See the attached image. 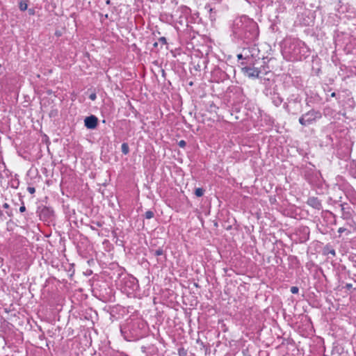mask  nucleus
Wrapping results in <instances>:
<instances>
[{
    "mask_svg": "<svg viewBox=\"0 0 356 356\" xmlns=\"http://www.w3.org/2000/svg\"><path fill=\"white\" fill-rule=\"evenodd\" d=\"M231 36L236 42L242 41L249 44L254 42L259 37L258 24L246 15L235 18L231 26Z\"/></svg>",
    "mask_w": 356,
    "mask_h": 356,
    "instance_id": "1",
    "label": "nucleus"
},
{
    "mask_svg": "<svg viewBox=\"0 0 356 356\" xmlns=\"http://www.w3.org/2000/svg\"><path fill=\"white\" fill-rule=\"evenodd\" d=\"M282 54L288 61H299L309 56V49L305 42L296 38H289L284 41Z\"/></svg>",
    "mask_w": 356,
    "mask_h": 356,
    "instance_id": "2",
    "label": "nucleus"
},
{
    "mask_svg": "<svg viewBox=\"0 0 356 356\" xmlns=\"http://www.w3.org/2000/svg\"><path fill=\"white\" fill-rule=\"evenodd\" d=\"M120 331L127 341H134L147 335L148 327L146 322L141 318H129L121 327Z\"/></svg>",
    "mask_w": 356,
    "mask_h": 356,
    "instance_id": "3",
    "label": "nucleus"
},
{
    "mask_svg": "<svg viewBox=\"0 0 356 356\" xmlns=\"http://www.w3.org/2000/svg\"><path fill=\"white\" fill-rule=\"evenodd\" d=\"M120 290L127 295L134 294L139 288L137 279L129 275H122L117 281Z\"/></svg>",
    "mask_w": 356,
    "mask_h": 356,
    "instance_id": "4",
    "label": "nucleus"
},
{
    "mask_svg": "<svg viewBox=\"0 0 356 356\" xmlns=\"http://www.w3.org/2000/svg\"><path fill=\"white\" fill-rule=\"evenodd\" d=\"M321 118L322 114L319 111L311 109L305 114H302L300 117L298 122L301 125L307 127L315 123L318 120L321 119Z\"/></svg>",
    "mask_w": 356,
    "mask_h": 356,
    "instance_id": "5",
    "label": "nucleus"
},
{
    "mask_svg": "<svg viewBox=\"0 0 356 356\" xmlns=\"http://www.w3.org/2000/svg\"><path fill=\"white\" fill-rule=\"evenodd\" d=\"M305 178L313 186L321 187L323 182L321 172L313 168L305 170Z\"/></svg>",
    "mask_w": 356,
    "mask_h": 356,
    "instance_id": "6",
    "label": "nucleus"
},
{
    "mask_svg": "<svg viewBox=\"0 0 356 356\" xmlns=\"http://www.w3.org/2000/svg\"><path fill=\"white\" fill-rule=\"evenodd\" d=\"M38 212L40 219L42 221L50 222L54 219V211L49 207H42Z\"/></svg>",
    "mask_w": 356,
    "mask_h": 356,
    "instance_id": "7",
    "label": "nucleus"
},
{
    "mask_svg": "<svg viewBox=\"0 0 356 356\" xmlns=\"http://www.w3.org/2000/svg\"><path fill=\"white\" fill-rule=\"evenodd\" d=\"M296 233L298 236L300 243H305L309 239L310 230L307 226L301 225L298 227Z\"/></svg>",
    "mask_w": 356,
    "mask_h": 356,
    "instance_id": "8",
    "label": "nucleus"
},
{
    "mask_svg": "<svg viewBox=\"0 0 356 356\" xmlns=\"http://www.w3.org/2000/svg\"><path fill=\"white\" fill-rule=\"evenodd\" d=\"M211 77L213 81L219 83L225 80L227 77V74L220 67H216L211 72Z\"/></svg>",
    "mask_w": 356,
    "mask_h": 356,
    "instance_id": "9",
    "label": "nucleus"
},
{
    "mask_svg": "<svg viewBox=\"0 0 356 356\" xmlns=\"http://www.w3.org/2000/svg\"><path fill=\"white\" fill-rule=\"evenodd\" d=\"M242 72L249 78H258L259 74L261 73V70L257 67L245 66L242 67Z\"/></svg>",
    "mask_w": 356,
    "mask_h": 356,
    "instance_id": "10",
    "label": "nucleus"
},
{
    "mask_svg": "<svg viewBox=\"0 0 356 356\" xmlns=\"http://www.w3.org/2000/svg\"><path fill=\"white\" fill-rule=\"evenodd\" d=\"M98 124V118L95 115L86 117L84 120V125L88 129H94Z\"/></svg>",
    "mask_w": 356,
    "mask_h": 356,
    "instance_id": "11",
    "label": "nucleus"
},
{
    "mask_svg": "<svg viewBox=\"0 0 356 356\" xmlns=\"http://www.w3.org/2000/svg\"><path fill=\"white\" fill-rule=\"evenodd\" d=\"M307 204L317 210H321L323 208L321 201L316 197H309Z\"/></svg>",
    "mask_w": 356,
    "mask_h": 356,
    "instance_id": "12",
    "label": "nucleus"
},
{
    "mask_svg": "<svg viewBox=\"0 0 356 356\" xmlns=\"http://www.w3.org/2000/svg\"><path fill=\"white\" fill-rule=\"evenodd\" d=\"M341 210V218L344 220L350 219L352 217V213L350 211V207L348 206L347 203H342L340 204Z\"/></svg>",
    "mask_w": 356,
    "mask_h": 356,
    "instance_id": "13",
    "label": "nucleus"
},
{
    "mask_svg": "<svg viewBox=\"0 0 356 356\" xmlns=\"http://www.w3.org/2000/svg\"><path fill=\"white\" fill-rule=\"evenodd\" d=\"M270 97L275 106H279L283 102L282 98L275 91H270Z\"/></svg>",
    "mask_w": 356,
    "mask_h": 356,
    "instance_id": "14",
    "label": "nucleus"
},
{
    "mask_svg": "<svg viewBox=\"0 0 356 356\" xmlns=\"http://www.w3.org/2000/svg\"><path fill=\"white\" fill-rule=\"evenodd\" d=\"M177 13H179V15H183L185 17H188L191 14V9L186 6H180L177 10Z\"/></svg>",
    "mask_w": 356,
    "mask_h": 356,
    "instance_id": "15",
    "label": "nucleus"
},
{
    "mask_svg": "<svg viewBox=\"0 0 356 356\" xmlns=\"http://www.w3.org/2000/svg\"><path fill=\"white\" fill-rule=\"evenodd\" d=\"M347 165L349 166V172L351 176L356 179V161L350 160Z\"/></svg>",
    "mask_w": 356,
    "mask_h": 356,
    "instance_id": "16",
    "label": "nucleus"
},
{
    "mask_svg": "<svg viewBox=\"0 0 356 356\" xmlns=\"http://www.w3.org/2000/svg\"><path fill=\"white\" fill-rule=\"evenodd\" d=\"M323 253L324 255L331 254L332 257H335L336 256L335 250L330 244L326 245L323 248Z\"/></svg>",
    "mask_w": 356,
    "mask_h": 356,
    "instance_id": "17",
    "label": "nucleus"
},
{
    "mask_svg": "<svg viewBox=\"0 0 356 356\" xmlns=\"http://www.w3.org/2000/svg\"><path fill=\"white\" fill-rule=\"evenodd\" d=\"M235 93L238 95V102L243 104L245 102L246 97L243 95L242 89L241 88H237Z\"/></svg>",
    "mask_w": 356,
    "mask_h": 356,
    "instance_id": "18",
    "label": "nucleus"
},
{
    "mask_svg": "<svg viewBox=\"0 0 356 356\" xmlns=\"http://www.w3.org/2000/svg\"><path fill=\"white\" fill-rule=\"evenodd\" d=\"M150 252L155 257L162 256L164 254V250L162 248H159L157 250H150Z\"/></svg>",
    "mask_w": 356,
    "mask_h": 356,
    "instance_id": "19",
    "label": "nucleus"
},
{
    "mask_svg": "<svg viewBox=\"0 0 356 356\" xmlns=\"http://www.w3.org/2000/svg\"><path fill=\"white\" fill-rule=\"evenodd\" d=\"M28 3L26 0H22L19 3V8L21 11H24L27 10Z\"/></svg>",
    "mask_w": 356,
    "mask_h": 356,
    "instance_id": "20",
    "label": "nucleus"
},
{
    "mask_svg": "<svg viewBox=\"0 0 356 356\" xmlns=\"http://www.w3.org/2000/svg\"><path fill=\"white\" fill-rule=\"evenodd\" d=\"M121 150L123 154L127 155L129 153V145L127 143H123L121 146Z\"/></svg>",
    "mask_w": 356,
    "mask_h": 356,
    "instance_id": "21",
    "label": "nucleus"
},
{
    "mask_svg": "<svg viewBox=\"0 0 356 356\" xmlns=\"http://www.w3.org/2000/svg\"><path fill=\"white\" fill-rule=\"evenodd\" d=\"M177 22L180 24L181 25H183L184 23H186V26H188V17H185L183 15H179L177 19Z\"/></svg>",
    "mask_w": 356,
    "mask_h": 356,
    "instance_id": "22",
    "label": "nucleus"
},
{
    "mask_svg": "<svg viewBox=\"0 0 356 356\" xmlns=\"http://www.w3.org/2000/svg\"><path fill=\"white\" fill-rule=\"evenodd\" d=\"M204 193V190L202 188H197L195 190V195L197 197H202Z\"/></svg>",
    "mask_w": 356,
    "mask_h": 356,
    "instance_id": "23",
    "label": "nucleus"
},
{
    "mask_svg": "<svg viewBox=\"0 0 356 356\" xmlns=\"http://www.w3.org/2000/svg\"><path fill=\"white\" fill-rule=\"evenodd\" d=\"M144 217L146 219H151L154 217V212L153 211H150V210L147 211L144 214Z\"/></svg>",
    "mask_w": 356,
    "mask_h": 356,
    "instance_id": "24",
    "label": "nucleus"
},
{
    "mask_svg": "<svg viewBox=\"0 0 356 356\" xmlns=\"http://www.w3.org/2000/svg\"><path fill=\"white\" fill-rule=\"evenodd\" d=\"M178 355L179 356H187V350L184 348L181 347L178 349Z\"/></svg>",
    "mask_w": 356,
    "mask_h": 356,
    "instance_id": "25",
    "label": "nucleus"
},
{
    "mask_svg": "<svg viewBox=\"0 0 356 356\" xmlns=\"http://www.w3.org/2000/svg\"><path fill=\"white\" fill-rule=\"evenodd\" d=\"M344 232H346L347 235H348L350 233V231H347V229L346 228H344V227H339V229H338V232L339 233V234H341Z\"/></svg>",
    "mask_w": 356,
    "mask_h": 356,
    "instance_id": "26",
    "label": "nucleus"
},
{
    "mask_svg": "<svg viewBox=\"0 0 356 356\" xmlns=\"http://www.w3.org/2000/svg\"><path fill=\"white\" fill-rule=\"evenodd\" d=\"M179 147L184 148L186 146V142L184 140H181L178 142Z\"/></svg>",
    "mask_w": 356,
    "mask_h": 356,
    "instance_id": "27",
    "label": "nucleus"
},
{
    "mask_svg": "<svg viewBox=\"0 0 356 356\" xmlns=\"http://www.w3.org/2000/svg\"><path fill=\"white\" fill-rule=\"evenodd\" d=\"M290 291L293 294H296L298 293L299 289L298 286H291Z\"/></svg>",
    "mask_w": 356,
    "mask_h": 356,
    "instance_id": "28",
    "label": "nucleus"
},
{
    "mask_svg": "<svg viewBox=\"0 0 356 356\" xmlns=\"http://www.w3.org/2000/svg\"><path fill=\"white\" fill-rule=\"evenodd\" d=\"M159 42H161L162 45H165V44H167V40H166V38L165 37H161L159 39Z\"/></svg>",
    "mask_w": 356,
    "mask_h": 356,
    "instance_id": "29",
    "label": "nucleus"
},
{
    "mask_svg": "<svg viewBox=\"0 0 356 356\" xmlns=\"http://www.w3.org/2000/svg\"><path fill=\"white\" fill-rule=\"evenodd\" d=\"M27 191L30 193V194H33L35 193V188L34 187H32V186H29L27 188Z\"/></svg>",
    "mask_w": 356,
    "mask_h": 356,
    "instance_id": "30",
    "label": "nucleus"
},
{
    "mask_svg": "<svg viewBox=\"0 0 356 356\" xmlns=\"http://www.w3.org/2000/svg\"><path fill=\"white\" fill-rule=\"evenodd\" d=\"M89 99L92 101H95L97 99V95L95 92H92L89 95Z\"/></svg>",
    "mask_w": 356,
    "mask_h": 356,
    "instance_id": "31",
    "label": "nucleus"
},
{
    "mask_svg": "<svg viewBox=\"0 0 356 356\" xmlns=\"http://www.w3.org/2000/svg\"><path fill=\"white\" fill-rule=\"evenodd\" d=\"M270 91H273L270 88H266L264 90V93L266 95V96H270Z\"/></svg>",
    "mask_w": 356,
    "mask_h": 356,
    "instance_id": "32",
    "label": "nucleus"
},
{
    "mask_svg": "<svg viewBox=\"0 0 356 356\" xmlns=\"http://www.w3.org/2000/svg\"><path fill=\"white\" fill-rule=\"evenodd\" d=\"M352 287H353V284H350V283H348V284H346V286H345V287H344V288H345L346 289H347V290H350V289H352Z\"/></svg>",
    "mask_w": 356,
    "mask_h": 356,
    "instance_id": "33",
    "label": "nucleus"
},
{
    "mask_svg": "<svg viewBox=\"0 0 356 356\" xmlns=\"http://www.w3.org/2000/svg\"><path fill=\"white\" fill-rule=\"evenodd\" d=\"M28 13L30 15H35V10L33 8H29L28 9Z\"/></svg>",
    "mask_w": 356,
    "mask_h": 356,
    "instance_id": "34",
    "label": "nucleus"
},
{
    "mask_svg": "<svg viewBox=\"0 0 356 356\" xmlns=\"http://www.w3.org/2000/svg\"><path fill=\"white\" fill-rule=\"evenodd\" d=\"M25 211H26V207H25V206H24V203H22V205L19 207V211H20L21 213H23V212H24Z\"/></svg>",
    "mask_w": 356,
    "mask_h": 356,
    "instance_id": "35",
    "label": "nucleus"
},
{
    "mask_svg": "<svg viewBox=\"0 0 356 356\" xmlns=\"http://www.w3.org/2000/svg\"><path fill=\"white\" fill-rule=\"evenodd\" d=\"M141 350L143 353H145L147 352V348L143 346L141 347Z\"/></svg>",
    "mask_w": 356,
    "mask_h": 356,
    "instance_id": "36",
    "label": "nucleus"
},
{
    "mask_svg": "<svg viewBox=\"0 0 356 356\" xmlns=\"http://www.w3.org/2000/svg\"><path fill=\"white\" fill-rule=\"evenodd\" d=\"M55 35L58 37L60 36L61 35V33L59 31H56L55 32Z\"/></svg>",
    "mask_w": 356,
    "mask_h": 356,
    "instance_id": "37",
    "label": "nucleus"
},
{
    "mask_svg": "<svg viewBox=\"0 0 356 356\" xmlns=\"http://www.w3.org/2000/svg\"><path fill=\"white\" fill-rule=\"evenodd\" d=\"M3 207L4 209H8V208H9V204H8V203H4V204H3Z\"/></svg>",
    "mask_w": 356,
    "mask_h": 356,
    "instance_id": "38",
    "label": "nucleus"
},
{
    "mask_svg": "<svg viewBox=\"0 0 356 356\" xmlns=\"http://www.w3.org/2000/svg\"><path fill=\"white\" fill-rule=\"evenodd\" d=\"M237 58H238V59H242V58H243V55H242V54H238V55H237Z\"/></svg>",
    "mask_w": 356,
    "mask_h": 356,
    "instance_id": "39",
    "label": "nucleus"
},
{
    "mask_svg": "<svg viewBox=\"0 0 356 356\" xmlns=\"http://www.w3.org/2000/svg\"><path fill=\"white\" fill-rule=\"evenodd\" d=\"M336 95H337V94H336L335 92H333L331 93V97H336Z\"/></svg>",
    "mask_w": 356,
    "mask_h": 356,
    "instance_id": "40",
    "label": "nucleus"
},
{
    "mask_svg": "<svg viewBox=\"0 0 356 356\" xmlns=\"http://www.w3.org/2000/svg\"><path fill=\"white\" fill-rule=\"evenodd\" d=\"M153 46H154V47H157V46H158V42H155L153 44Z\"/></svg>",
    "mask_w": 356,
    "mask_h": 356,
    "instance_id": "41",
    "label": "nucleus"
},
{
    "mask_svg": "<svg viewBox=\"0 0 356 356\" xmlns=\"http://www.w3.org/2000/svg\"><path fill=\"white\" fill-rule=\"evenodd\" d=\"M106 3L107 5H110V4H111V0H106Z\"/></svg>",
    "mask_w": 356,
    "mask_h": 356,
    "instance_id": "42",
    "label": "nucleus"
},
{
    "mask_svg": "<svg viewBox=\"0 0 356 356\" xmlns=\"http://www.w3.org/2000/svg\"><path fill=\"white\" fill-rule=\"evenodd\" d=\"M209 12H210L211 13H213V8H209Z\"/></svg>",
    "mask_w": 356,
    "mask_h": 356,
    "instance_id": "43",
    "label": "nucleus"
},
{
    "mask_svg": "<svg viewBox=\"0 0 356 356\" xmlns=\"http://www.w3.org/2000/svg\"><path fill=\"white\" fill-rule=\"evenodd\" d=\"M294 101L296 102H300V100H298V98H296Z\"/></svg>",
    "mask_w": 356,
    "mask_h": 356,
    "instance_id": "44",
    "label": "nucleus"
},
{
    "mask_svg": "<svg viewBox=\"0 0 356 356\" xmlns=\"http://www.w3.org/2000/svg\"><path fill=\"white\" fill-rule=\"evenodd\" d=\"M284 108H285L286 109H287V108H288V105H287V104H285V105H284Z\"/></svg>",
    "mask_w": 356,
    "mask_h": 356,
    "instance_id": "45",
    "label": "nucleus"
},
{
    "mask_svg": "<svg viewBox=\"0 0 356 356\" xmlns=\"http://www.w3.org/2000/svg\"><path fill=\"white\" fill-rule=\"evenodd\" d=\"M95 227H97V225H95V226H93V227H92V229H94Z\"/></svg>",
    "mask_w": 356,
    "mask_h": 356,
    "instance_id": "46",
    "label": "nucleus"
},
{
    "mask_svg": "<svg viewBox=\"0 0 356 356\" xmlns=\"http://www.w3.org/2000/svg\"><path fill=\"white\" fill-rule=\"evenodd\" d=\"M95 227H97V225H95V226H93V227H92V229H94Z\"/></svg>",
    "mask_w": 356,
    "mask_h": 356,
    "instance_id": "47",
    "label": "nucleus"
},
{
    "mask_svg": "<svg viewBox=\"0 0 356 356\" xmlns=\"http://www.w3.org/2000/svg\"><path fill=\"white\" fill-rule=\"evenodd\" d=\"M95 227H97V225H95V226H93V227H92V229H94Z\"/></svg>",
    "mask_w": 356,
    "mask_h": 356,
    "instance_id": "48",
    "label": "nucleus"
},
{
    "mask_svg": "<svg viewBox=\"0 0 356 356\" xmlns=\"http://www.w3.org/2000/svg\"><path fill=\"white\" fill-rule=\"evenodd\" d=\"M97 226L100 227L102 225L99 222L97 223Z\"/></svg>",
    "mask_w": 356,
    "mask_h": 356,
    "instance_id": "49",
    "label": "nucleus"
},
{
    "mask_svg": "<svg viewBox=\"0 0 356 356\" xmlns=\"http://www.w3.org/2000/svg\"><path fill=\"white\" fill-rule=\"evenodd\" d=\"M165 259H166V257L165 256V257H164V259H163V261H161V262L165 261Z\"/></svg>",
    "mask_w": 356,
    "mask_h": 356,
    "instance_id": "50",
    "label": "nucleus"
},
{
    "mask_svg": "<svg viewBox=\"0 0 356 356\" xmlns=\"http://www.w3.org/2000/svg\"><path fill=\"white\" fill-rule=\"evenodd\" d=\"M194 285L196 286V287H198V284L195 283Z\"/></svg>",
    "mask_w": 356,
    "mask_h": 356,
    "instance_id": "51",
    "label": "nucleus"
},
{
    "mask_svg": "<svg viewBox=\"0 0 356 356\" xmlns=\"http://www.w3.org/2000/svg\"><path fill=\"white\" fill-rule=\"evenodd\" d=\"M210 18L213 19V16L211 15H210Z\"/></svg>",
    "mask_w": 356,
    "mask_h": 356,
    "instance_id": "52",
    "label": "nucleus"
},
{
    "mask_svg": "<svg viewBox=\"0 0 356 356\" xmlns=\"http://www.w3.org/2000/svg\"><path fill=\"white\" fill-rule=\"evenodd\" d=\"M209 8V6H205V8Z\"/></svg>",
    "mask_w": 356,
    "mask_h": 356,
    "instance_id": "53",
    "label": "nucleus"
},
{
    "mask_svg": "<svg viewBox=\"0 0 356 356\" xmlns=\"http://www.w3.org/2000/svg\"><path fill=\"white\" fill-rule=\"evenodd\" d=\"M1 214V211L0 210V215Z\"/></svg>",
    "mask_w": 356,
    "mask_h": 356,
    "instance_id": "54",
    "label": "nucleus"
}]
</instances>
